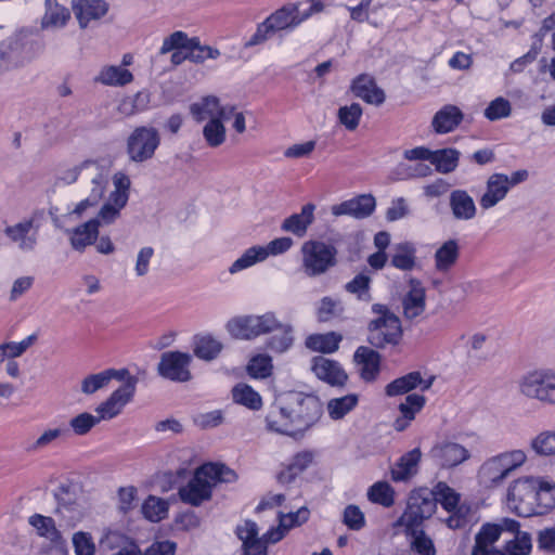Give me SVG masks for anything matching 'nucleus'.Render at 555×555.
Returning a JSON list of instances; mask_svg holds the SVG:
<instances>
[{"instance_id":"nucleus-1","label":"nucleus","mask_w":555,"mask_h":555,"mask_svg":"<svg viewBox=\"0 0 555 555\" xmlns=\"http://www.w3.org/2000/svg\"><path fill=\"white\" fill-rule=\"evenodd\" d=\"M321 415L322 403L315 396L289 391L275 399L266 424L270 431L300 439Z\"/></svg>"},{"instance_id":"nucleus-2","label":"nucleus","mask_w":555,"mask_h":555,"mask_svg":"<svg viewBox=\"0 0 555 555\" xmlns=\"http://www.w3.org/2000/svg\"><path fill=\"white\" fill-rule=\"evenodd\" d=\"M531 550V534L521 531L517 520L504 517L480 527L470 555H529Z\"/></svg>"},{"instance_id":"nucleus-3","label":"nucleus","mask_w":555,"mask_h":555,"mask_svg":"<svg viewBox=\"0 0 555 555\" xmlns=\"http://www.w3.org/2000/svg\"><path fill=\"white\" fill-rule=\"evenodd\" d=\"M62 180L68 184L78 182L80 201L69 216L78 219L98 208L109 184V169L98 160L87 159L64 171Z\"/></svg>"},{"instance_id":"nucleus-4","label":"nucleus","mask_w":555,"mask_h":555,"mask_svg":"<svg viewBox=\"0 0 555 555\" xmlns=\"http://www.w3.org/2000/svg\"><path fill=\"white\" fill-rule=\"evenodd\" d=\"M237 478L234 470L218 463H206L196 468L190 481L179 489V498L183 503L199 506L210 500L212 488L218 482H233Z\"/></svg>"},{"instance_id":"nucleus-5","label":"nucleus","mask_w":555,"mask_h":555,"mask_svg":"<svg viewBox=\"0 0 555 555\" xmlns=\"http://www.w3.org/2000/svg\"><path fill=\"white\" fill-rule=\"evenodd\" d=\"M372 312L376 318L367 324V341L371 346L383 349L389 345H398L402 338L400 319L382 304H374Z\"/></svg>"},{"instance_id":"nucleus-6","label":"nucleus","mask_w":555,"mask_h":555,"mask_svg":"<svg viewBox=\"0 0 555 555\" xmlns=\"http://www.w3.org/2000/svg\"><path fill=\"white\" fill-rule=\"evenodd\" d=\"M299 7L300 2H289L271 13L258 25L256 33L246 42V47L263 43L275 33L285 29H294L302 22L307 21V17H304V12L299 11Z\"/></svg>"},{"instance_id":"nucleus-7","label":"nucleus","mask_w":555,"mask_h":555,"mask_svg":"<svg viewBox=\"0 0 555 555\" xmlns=\"http://www.w3.org/2000/svg\"><path fill=\"white\" fill-rule=\"evenodd\" d=\"M527 460L522 450H513L492 456L478 470L479 483L488 489L501 486Z\"/></svg>"},{"instance_id":"nucleus-8","label":"nucleus","mask_w":555,"mask_h":555,"mask_svg":"<svg viewBox=\"0 0 555 555\" xmlns=\"http://www.w3.org/2000/svg\"><path fill=\"white\" fill-rule=\"evenodd\" d=\"M300 251L301 269L309 278L326 273L337 262V249L322 241H307L302 244Z\"/></svg>"},{"instance_id":"nucleus-9","label":"nucleus","mask_w":555,"mask_h":555,"mask_svg":"<svg viewBox=\"0 0 555 555\" xmlns=\"http://www.w3.org/2000/svg\"><path fill=\"white\" fill-rule=\"evenodd\" d=\"M56 501L55 515L59 516L68 528H74L87 515V507L82 496L76 487L62 483L54 492Z\"/></svg>"},{"instance_id":"nucleus-10","label":"nucleus","mask_w":555,"mask_h":555,"mask_svg":"<svg viewBox=\"0 0 555 555\" xmlns=\"http://www.w3.org/2000/svg\"><path fill=\"white\" fill-rule=\"evenodd\" d=\"M274 327H276V315L273 312L236 317L227 323V330L234 338L246 340L272 333Z\"/></svg>"},{"instance_id":"nucleus-11","label":"nucleus","mask_w":555,"mask_h":555,"mask_svg":"<svg viewBox=\"0 0 555 555\" xmlns=\"http://www.w3.org/2000/svg\"><path fill=\"white\" fill-rule=\"evenodd\" d=\"M114 191L109 194L108 199L99 209L95 218L98 228L101 224H111L119 218L121 210L129 201V190L131 181L124 172H116L113 177Z\"/></svg>"},{"instance_id":"nucleus-12","label":"nucleus","mask_w":555,"mask_h":555,"mask_svg":"<svg viewBox=\"0 0 555 555\" xmlns=\"http://www.w3.org/2000/svg\"><path fill=\"white\" fill-rule=\"evenodd\" d=\"M436 508L437 498L431 490L421 488L410 494L408 506L399 522L404 527H421L424 520L435 514Z\"/></svg>"},{"instance_id":"nucleus-13","label":"nucleus","mask_w":555,"mask_h":555,"mask_svg":"<svg viewBox=\"0 0 555 555\" xmlns=\"http://www.w3.org/2000/svg\"><path fill=\"white\" fill-rule=\"evenodd\" d=\"M519 391L529 399L555 404V373L539 370L526 374L519 382Z\"/></svg>"},{"instance_id":"nucleus-14","label":"nucleus","mask_w":555,"mask_h":555,"mask_svg":"<svg viewBox=\"0 0 555 555\" xmlns=\"http://www.w3.org/2000/svg\"><path fill=\"white\" fill-rule=\"evenodd\" d=\"M537 477L526 476L514 480L507 489V505L520 517L534 516Z\"/></svg>"},{"instance_id":"nucleus-15","label":"nucleus","mask_w":555,"mask_h":555,"mask_svg":"<svg viewBox=\"0 0 555 555\" xmlns=\"http://www.w3.org/2000/svg\"><path fill=\"white\" fill-rule=\"evenodd\" d=\"M173 48H184L189 51V60L194 63H203L207 59H217L220 52L209 46L201 44L197 37L190 38L184 31L178 30L163 40L159 55H165Z\"/></svg>"},{"instance_id":"nucleus-16","label":"nucleus","mask_w":555,"mask_h":555,"mask_svg":"<svg viewBox=\"0 0 555 555\" xmlns=\"http://www.w3.org/2000/svg\"><path fill=\"white\" fill-rule=\"evenodd\" d=\"M160 143L157 129L153 127L135 128L127 140V154L130 160L143 163L151 159Z\"/></svg>"},{"instance_id":"nucleus-17","label":"nucleus","mask_w":555,"mask_h":555,"mask_svg":"<svg viewBox=\"0 0 555 555\" xmlns=\"http://www.w3.org/2000/svg\"><path fill=\"white\" fill-rule=\"evenodd\" d=\"M137 384L138 378L130 375L119 388L114 390L104 402L95 408L100 422L112 420L121 413L125 405L132 400Z\"/></svg>"},{"instance_id":"nucleus-18","label":"nucleus","mask_w":555,"mask_h":555,"mask_svg":"<svg viewBox=\"0 0 555 555\" xmlns=\"http://www.w3.org/2000/svg\"><path fill=\"white\" fill-rule=\"evenodd\" d=\"M192 356L181 351H166L162 353L157 365L158 374L171 382L184 383L192 378L190 364Z\"/></svg>"},{"instance_id":"nucleus-19","label":"nucleus","mask_w":555,"mask_h":555,"mask_svg":"<svg viewBox=\"0 0 555 555\" xmlns=\"http://www.w3.org/2000/svg\"><path fill=\"white\" fill-rule=\"evenodd\" d=\"M437 465L442 468L455 467L469 459L468 450L460 443L442 441L436 443L429 453Z\"/></svg>"},{"instance_id":"nucleus-20","label":"nucleus","mask_w":555,"mask_h":555,"mask_svg":"<svg viewBox=\"0 0 555 555\" xmlns=\"http://www.w3.org/2000/svg\"><path fill=\"white\" fill-rule=\"evenodd\" d=\"M375 207V197L371 194H362L332 206V214L336 217L351 216L356 219H364L373 214Z\"/></svg>"},{"instance_id":"nucleus-21","label":"nucleus","mask_w":555,"mask_h":555,"mask_svg":"<svg viewBox=\"0 0 555 555\" xmlns=\"http://www.w3.org/2000/svg\"><path fill=\"white\" fill-rule=\"evenodd\" d=\"M108 8L105 0H72V10L82 29L106 15Z\"/></svg>"},{"instance_id":"nucleus-22","label":"nucleus","mask_w":555,"mask_h":555,"mask_svg":"<svg viewBox=\"0 0 555 555\" xmlns=\"http://www.w3.org/2000/svg\"><path fill=\"white\" fill-rule=\"evenodd\" d=\"M311 369L319 379L332 386L341 387L348 379V375L338 362L321 356L313 358Z\"/></svg>"},{"instance_id":"nucleus-23","label":"nucleus","mask_w":555,"mask_h":555,"mask_svg":"<svg viewBox=\"0 0 555 555\" xmlns=\"http://www.w3.org/2000/svg\"><path fill=\"white\" fill-rule=\"evenodd\" d=\"M409 286L410 289L402 299L403 315L408 320H414L425 311L426 289L416 279H411Z\"/></svg>"},{"instance_id":"nucleus-24","label":"nucleus","mask_w":555,"mask_h":555,"mask_svg":"<svg viewBox=\"0 0 555 555\" xmlns=\"http://www.w3.org/2000/svg\"><path fill=\"white\" fill-rule=\"evenodd\" d=\"M351 91L357 98L376 106L382 105L386 99L385 92L376 85L375 78L367 74H361L353 79Z\"/></svg>"},{"instance_id":"nucleus-25","label":"nucleus","mask_w":555,"mask_h":555,"mask_svg":"<svg viewBox=\"0 0 555 555\" xmlns=\"http://www.w3.org/2000/svg\"><path fill=\"white\" fill-rule=\"evenodd\" d=\"M507 176L504 173H492L486 182V192L479 199L482 209H490L503 201L507 193Z\"/></svg>"},{"instance_id":"nucleus-26","label":"nucleus","mask_w":555,"mask_h":555,"mask_svg":"<svg viewBox=\"0 0 555 555\" xmlns=\"http://www.w3.org/2000/svg\"><path fill=\"white\" fill-rule=\"evenodd\" d=\"M354 362L360 365V376L365 382H374L380 372V356L370 347L360 346L354 354Z\"/></svg>"},{"instance_id":"nucleus-27","label":"nucleus","mask_w":555,"mask_h":555,"mask_svg":"<svg viewBox=\"0 0 555 555\" xmlns=\"http://www.w3.org/2000/svg\"><path fill=\"white\" fill-rule=\"evenodd\" d=\"M130 376L127 369H107L96 374H90L81 380V392L90 396L106 387L112 379L125 380Z\"/></svg>"},{"instance_id":"nucleus-28","label":"nucleus","mask_w":555,"mask_h":555,"mask_svg":"<svg viewBox=\"0 0 555 555\" xmlns=\"http://www.w3.org/2000/svg\"><path fill=\"white\" fill-rule=\"evenodd\" d=\"M4 233L13 241L18 243L22 250L30 251L37 245L38 230L34 227V220L28 219L14 225L7 227Z\"/></svg>"},{"instance_id":"nucleus-29","label":"nucleus","mask_w":555,"mask_h":555,"mask_svg":"<svg viewBox=\"0 0 555 555\" xmlns=\"http://www.w3.org/2000/svg\"><path fill=\"white\" fill-rule=\"evenodd\" d=\"M426 403V398L418 393H410L405 397L404 401L398 406L400 416L393 422V428L397 431L405 430L411 422L415 418L416 414L422 411Z\"/></svg>"},{"instance_id":"nucleus-30","label":"nucleus","mask_w":555,"mask_h":555,"mask_svg":"<svg viewBox=\"0 0 555 555\" xmlns=\"http://www.w3.org/2000/svg\"><path fill=\"white\" fill-rule=\"evenodd\" d=\"M431 384L433 379L424 380L422 374L414 371L389 383L385 387V393L388 397H396L408 393L417 387H421L422 390H427L430 388Z\"/></svg>"},{"instance_id":"nucleus-31","label":"nucleus","mask_w":555,"mask_h":555,"mask_svg":"<svg viewBox=\"0 0 555 555\" xmlns=\"http://www.w3.org/2000/svg\"><path fill=\"white\" fill-rule=\"evenodd\" d=\"M314 204L308 203L304 205L299 214H293L282 222L281 229L298 237L305 236L309 225L314 221Z\"/></svg>"},{"instance_id":"nucleus-32","label":"nucleus","mask_w":555,"mask_h":555,"mask_svg":"<svg viewBox=\"0 0 555 555\" xmlns=\"http://www.w3.org/2000/svg\"><path fill=\"white\" fill-rule=\"evenodd\" d=\"M452 216L456 220H472L477 214L473 197L465 190H454L449 198Z\"/></svg>"},{"instance_id":"nucleus-33","label":"nucleus","mask_w":555,"mask_h":555,"mask_svg":"<svg viewBox=\"0 0 555 555\" xmlns=\"http://www.w3.org/2000/svg\"><path fill=\"white\" fill-rule=\"evenodd\" d=\"M555 508V483L537 477L534 516L545 515Z\"/></svg>"},{"instance_id":"nucleus-34","label":"nucleus","mask_w":555,"mask_h":555,"mask_svg":"<svg viewBox=\"0 0 555 555\" xmlns=\"http://www.w3.org/2000/svg\"><path fill=\"white\" fill-rule=\"evenodd\" d=\"M463 117L464 115L457 106L448 104L435 114L431 127L437 133H448L462 122Z\"/></svg>"},{"instance_id":"nucleus-35","label":"nucleus","mask_w":555,"mask_h":555,"mask_svg":"<svg viewBox=\"0 0 555 555\" xmlns=\"http://www.w3.org/2000/svg\"><path fill=\"white\" fill-rule=\"evenodd\" d=\"M422 459V452L420 448H415L404 453L395 467L391 468V479L393 481H405L416 475L418 464Z\"/></svg>"},{"instance_id":"nucleus-36","label":"nucleus","mask_w":555,"mask_h":555,"mask_svg":"<svg viewBox=\"0 0 555 555\" xmlns=\"http://www.w3.org/2000/svg\"><path fill=\"white\" fill-rule=\"evenodd\" d=\"M190 112L197 121L227 118L225 107H221L219 99L212 95L205 96L201 101L191 104Z\"/></svg>"},{"instance_id":"nucleus-37","label":"nucleus","mask_w":555,"mask_h":555,"mask_svg":"<svg viewBox=\"0 0 555 555\" xmlns=\"http://www.w3.org/2000/svg\"><path fill=\"white\" fill-rule=\"evenodd\" d=\"M98 234V222L90 219L70 232V245L75 250L82 251L87 246L95 243Z\"/></svg>"},{"instance_id":"nucleus-38","label":"nucleus","mask_w":555,"mask_h":555,"mask_svg":"<svg viewBox=\"0 0 555 555\" xmlns=\"http://www.w3.org/2000/svg\"><path fill=\"white\" fill-rule=\"evenodd\" d=\"M460 257V246L456 240L446 241L435 253V268L446 273L455 266Z\"/></svg>"},{"instance_id":"nucleus-39","label":"nucleus","mask_w":555,"mask_h":555,"mask_svg":"<svg viewBox=\"0 0 555 555\" xmlns=\"http://www.w3.org/2000/svg\"><path fill=\"white\" fill-rule=\"evenodd\" d=\"M275 335L269 337L266 341V348L275 353L287 351L294 344V328L288 323H282L276 319Z\"/></svg>"},{"instance_id":"nucleus-40","label":"nucleus","mask_w":555,"mask_h":555,"mask_svg":"<svg viewBox=\"0 0 555 555\" xmlns=\"http://www.w3.org/2000/svg\"><path fill=\"white\" fill-rule=\"evenodd\" d=\"M28 522L36 529L38 535L49 540L51 543L55 545L64 543L63 535L56 528L52 517L35 514L29 517Z\"/></svg>"},{"instance_id":"nucleus-41","label":"nucleus","mask_w":555,"mask_h":555,"mask_svg":"<svg viewBox=\"0 0 555 555\" xmlns=\"http://www.w3.org/2000/svg\"><path fill=\"white\" fill-rule=\"evenodd\" d=\"M391 266L402 271H411L416 267V248L410 242L397 244L390 260Z\"/></svg>"},{"instance_id":"nucleus-42","label":"nucleus","mask_w":555,"mask_h":555,"mask_svg":"<svg viewBox=\"0 0 555 555\" xmlns=\"http://www.w3.org/2000/svg\"><path fill=\"white\" fill-rule=\"evenodd\" d=\"M46 7L47 10L41 22L43 28H61L69 21V10L60 5L56 0H46Z\"/></svg>"},{"instance_id":"nucleus-43","label":"nucleus","mask_w":555,"mask_h":555,"mask_svg":"<svg viewBox=\"0 0 555 555\" xmlns=\"http://www.w3.org/2000/svg\"><path fill=\"white\" fill-rule=\"evenodd\" d=\"M103 551L118 548L114 555H139L140 550L134 543L127 542L126 538L118 532H108L100 541Z\"/></svg>"},{"instance_id":"nucleus-44","label":"nucleus","mask_w":555,"mask_h":555,"mask_svg":"<svg viewBox=\"0 0 555 555\" xmlns=\"http://www.w3.org/2000/svg\"><path fill=\"white\" fill-rule=\"evenodd\" d=\"M343 337L340 334L335 332H330L326 334H313L307 337L306 347L322 353H332L335 352Z\"/></svg>"},{"instance_id":"nucleus-45","label":"nucleus","mask_w":555,"mask_h":555,"mask_svg":"<svg viewBox=\"0 0 555 555\" xmlns=\"http://www.w3.org/2000/svg\"><path fill=\"white\" fill-rule=\"evenodd\" d=\"M406 534L411 538L410 547L418 555H436L437 550L433 539L420 527H405Z\"/></svg>"},{"instance_id":"nucleus-46","label":"nucleus","mask_w":555,"mask_h":555,"mask_svg":"<svg viewBox=\"0 0 555 555\" xmlns=\"http://www.w3.org/2000/svg\"><path fill=\"white\" fill-rule=\"evenodd\" d=\"M133 80V75L121 66H106L102 68L96 81L106 86H125Z\"/></svg>"},{"instance_id":"nucleus-47","label":"nucleus","mask_w":555,"mask_h":555,"mask_svg":"<svg viewBox=\"0 0 555 555\" xmlns=\"http://www.w3.org/2000/svg\"><path fill=\"white\" fill-rule=\"evenodd\" d=\"M233 401L250 410H259L262 405L260 395L247 384H237L232 389Z\"/></svg>"},{"instance_id":"nucleus-48","label":"nucleus","mask_w":555,"mask_h":555,"mask_svg":"<svg viewBox=\"0 0 555 555\" xmlns=\"http://www.w3.org/2000/svg\"><path fill=\"white\" fill-rule=\"evenodd\" d=\"M222 345L210 335L198 336L194 339V354L203 360H212L221 351Z\"/></svg>"},{"instance_id":"nucleus-49","label":"nucleus","mask_w":555,"mask_h":555,"mask_svg":"<svg viewBox=\"0 0 555 555\" xmlns=\"http://www.w3.org/2000/svg\"><path fill=\"white\" fill-rule=\"evenodd\" d=\"M267 257L268 253L264 251V247L253 246L246 249L244 254L231 264L229 272L235 274L257 262L263 261Z\"/></svg>"},{"instance_id":"nucleus-50","label":"nucleus","mask_w":555,"mask_h":555,"mask_svg":"<svg viewBox=\"0 0 555 555\" xmlns=\"http://www.w3.org/2000/svg\"><path fill=\"white\" fill-rule=\"evenodd\" d=\"M459 156V151L454 149H444L433 152L430 162L436 166L439 172L449 173L456 168Z\"/></svg>"},{"instance_id":"nucleus-51","label":"nucleus","mask_w":555,"mask_h":555,"mask_svg":"<svg viewBox=\"0 0 555 555\" xmlns=\"http://www.w3.org/2000/svg\"><path fill=\"white\" fill-rule=\"evenodd\" d=\"M168 507L169 505L167 501L150 495L142 504V514L146 519L157 522L166 518Z\"/></svg>"},{"instance_id":"nucleus-52","label":"nucleus","mask_w":555,"mask_h":555,"mask_svg":"<svg viewBox=\"0 0 555 555\" xmlns=\"http://www.w3.org/2000/svg\"><path fill=\"white\" fill-rule=\"evenodd\" d=\"M358 404L357 395H347L340 398H334L327 403L328 415L333 420H340Z\"/></svg>"},{"instance_id":"nucleus-53","label":"nucleus","mask_w":555,"mask_h":555,"mask_svg":"<svg viewBox=\"0 0 555 555\" xmlns=\"http://www.w3.org/2000/svg\"><path fill=\"white\" fill-rule=\"evenodd\" d=\"M223 118H212L203 128V137L210 147H218L225 141V127L222 124Z\"/></svg>"},{"instance_id":"nucleus-54","label":"nucleus","mask_w":555,"mask_h":555,"mask_svg":"<svg viewBox=\"0 0 555 555\" xmlns=\"http://www.w3.org/2000/svg\"><path fill=\"white\" fill-rule=\"evenodd\" d=\"M367 498L371 502L390 507L395 503V491L386 481H377L370 487Z\"/></svg>"},{"instance_id":"nucleus-55","label":"nucleus","mask_w":555,"mask_h":555,"mask_svg":"<svg viewBox=\"0 0 555 555\" xmlns=\"http://www.w3.org/2000/svg\"><path fill=\"white\" fill-rule=\"evenodd\" d=\"M371 276L366 273L357 274L350 282L345 285L346 292L357 296L359 300L371 301L370 293Z\"/></svg>"},{"instance_id":"nucleus-56","label":"nucleus","mask_w":555,"mask_h":555,"mask_svg":"<svg viewBox=\"0 0 555 555\" xmlns=\"http://www.w3.org/2000/svg\"><path fill=\"white\" fill-rule=\"evenodd\" d=\"M100 423L101 422L98 415H93L88 412H82L72 417L69 420L68 425L75 435L86 436L91 431L93 427H95Z\"/></svg>"},{"instance_id":"nucleus-57","label":"nucleus","mask_w":555,"mask_h":555,"mask_svg":"<svg viewBox=\"0 0 555 555\" xmlns=\"http://www.w3.org/2000/svg\"><path fill=\"white\" fill-rule=\"evenodd\" d=\"M434 495L437 498V503L440 502L441 505L448 511L452 512L457 507L460 495L450 488L446 482H438L434 489L431 490Z\"/></svg>"},{"instance_id":"nucleus-58","label":"nucleus","mask_w":555,"mask_h":555,"mask_svg":"<svg viewBox=\"0 0 555 555\" xmlns=\"http://www.w3.org/2000/svg\"><path fill=\"white\" fill-rule=\"evenodd\" d=\"M362 116V107L359 103H352L347 106H341L338 109V119L346 129L353 131L357 129Z\"/></svg>"},{"instance_id":"nucleus-59","label":"nucleus","mask_w":555,"mask_h":555,"mask_svg":"<svg viewBox=\"0 0 555 555\" xmlns=\"http://www.w3.org/2000/svg\"><path fill=\"white\" fill-rule=\"evenodd\" d=\"M5 49L11 52V59L14 63L20 59L23 50L29 43V34L27 31L21 30L13 34L11 37L1 41Z\"/></svg>"},{"instance_id":"nucleus-60","label":"nucleus","mask_w":555,"mask_h":555,"mask_svg":"<svg viewBox=\"0 0 555 555\" xmlns=\"http://www.w3.org/2000/svg\"><path fill=\"white\" fill-rule=\"evenodd\" d=\"M272 371V359L267 354H258L247 365L248 374L254 378H266Z\"/></svg>"},{"instance_id":"nucleus-61","label":"nucleus","mask_w":555,"mask_h":555,"mask_svg":"<svg viewBox=\"0 0 555 555\" xmlns=\"http://www.w3.org/2000/svg\"><path fill=\"white\" fill-rule=\"evenodd\" d=\"M68 430L65 428H49L44 430L28 448L29 452H38L46 449L60 437L67 435Z\"/></svg>"},{"instance_id":"nucleus-62","label":"nucleus","mask_w":555,"mask_h":555,"mask_svg":"<svg viewBox=\"0 0 555 555\" xmlns=\"http://www.w3.org/2000/svg\"><path fill=\"white\" fill-rule=\"evenodd\" d=\"M512 113V106L508 100L499 96L491 101L485 109V116L491 121L506 118Z\"/></svg>"},{"instance_id":"nucleus-63","label":"nucleus","mask_w":555,"mask_h":555,"mask_svg":"<svg viewBox=\"0 0 555 555\" xmlns=\"http://www.w3.org/2000/svg\"><path fill=\"white\" fill-rule=\"evenodd\" d=\"M532 450L539 455L555 454V431H544L531 441Z\"/></svg>"},{"instance_id":"nucleus-64","label":"nucleus","mask_w":555,"mask_h":555,"mask_svg":"<svg viewBox=\"0 0 555 555\" xmlns=\"http://www.w3.org/2000/svg\"><path fill=\"white\" fill-rule=\"evenodd\" d=\"M487 341V336L481 333L474 334L467 341V358L474 362H480L487 359L483 352V347Z\"/></svg>"}]
</instances>
